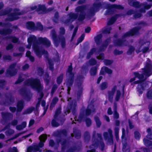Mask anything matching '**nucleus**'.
<instances>
[{"label": "nucleus", "instance_id": "51", "mask_svg": "<svg viewBox=\"0 0 152 152\" xmlns=\"http://www.w3.org/2000/svg\"><path fill=\"white\" fill-rule=\"evenodd\" d=\"M59 18V13L58 12H55L54 18L53 19V21L56 23H58Z\"/></svg>", "mask_w": 152, "mask_h": 152}, {"label": "nucleus", "instance_id": "35", "mask_svg": "<svg viewBox=\"0 0 152 152\" xmlns=\"http://www.w3.org/2000/svg\"><path fill=\"white\" fill-rule=\"evenodd\" d=\"M109 7L111 9H115L118 10H123L124 7L120 4H113L110 5Z\"/></svg>", "mask_w": 152, "mask_h": 152}, {"label": "nucleus", "instance_id": "7", "mask_svg": "<svg viewBox=\"0 0 152 152\" xmlns=\"http://www.w3.org/2000/svg\"><path fill=\"white\" fill-rule=\"evenodd\" d=\"M83 76L82 75H80L77 76L76 79L77 84L78 86V89L77 93V99H79L80 98L83 93V88L82 86V84L83 83Z\"/></svg>", "mask_w": 152, "mask_h": 152}, {"label": "nucleus", "instance_id": "58", "mask_svg": "<svg viewBox=\"0 0 152 152\" xmlns=\"http://www.w3.org/2000/svg\"><path fill=\"white\" fill-rule=\"evenodd\" d=\"M85 121L86 126L87 127L90 126L92 124V121L91 119L89 118H86L85 119Z\"/></svg>", "mask_w": 152, "mask_h": 152}, {"label": "nucleus", "instance_id": "9", "mask_svg": "<svg viewBox=\"0 0 152 152\" xmlns=\"http://www.w3.org/2000/svg\"><path fill=\"white\" fill-rule=\"evenodd\" d=\"M15 12L18 11L19 10V9H15L14 10ZM22 14L20 12H10L8 14V16L9 18H7L6 20L10 21H12L15 20H17L19 18L18 15H21Z\"/></svg>", "mask_w": 152, "mask_h": 152}, {"label": "nucleus", "instance_id": "3", "mask_svg": "<svg viewBox=\"0 0 152 152\" xmlns=\"http://www.w3.org/2000/svg\"><path fill=\"white\" fill-rule=\"evenodd\" d=\"M27 42L28 43L33 44V48L36 55L39 58H41L43 54L47 55L46 57L48 58V51L44 49L40 50L39 47L37 44V40L36 37L34 35L31 36L28 38Z\"/></svg>", "mask_w": 152, "mask_h": 152}, {"label": "nucleus", "instance_id": "19", "mask_svg": "<svg viewBox=\"0 0 152 152\" xmlns=\"http://www.w3.org/2000/svg\"><path fill=\"white\" fill-rule=\"evenodd\" d=\"M24 106V102L23 100L18 101L16 104L17 113L21 112L23 109Z\"/></svg>", "mask_w": 152, "mask_h": 152}, {"label": "nucleus", "instance_id": "61", "mask_svg": "<svg viewBox=\"0 0 152 152\" xmlns=\"http://www.w3.org/2000/svg\"><path fill=\"white\" fill-rule=\"evenodd\" d=\"M108 86L107 83L106 82H102L100 85V88L102 90L106 89Z\"/></svg>", "mask_w": 152, "mask_h": 152}, {"label": "nucleus", "instance_id": "42", "mask_svg": "<svg viewBox=\"0 0 152 152\" xmlns=\"http://www.w3.org/2000/svg\"><path fill=\"white\" fill-rule=\"evenodd\" d=\"M72 63H71L70 65L68 66L67 70V72L69 73L68 76H75L74 73L72 72Z\"/></svg>", "mask_w": 152, "mask_h": 152}, {"label": "nucleus", "instance_id": "15", "mask_svg": "<svg viewBox=\"0 0 152 152\" xmlns=\"http://www.w3.org/2000/svg\"><path fill=\"white\" fill-rule=\"evenodd\" d=\"M44 142L40 141L38 145H35L33 146H29L33 150V152H42V150L40 149V148H42L44 146Z\"/></svg>", "mask_w": 152, "mask_h": 152}, {"label": "nucleus", "instance_id": "14", "mask_svg": "<svg viewBox=\"0 0 152 152\" xmlns=\"http://www.w3.org/2000/svg\"><path fill=\"white\" fill-rule=\"evenodd\" d=\"M54 134L55 137L58 138H61L62 137H66L67 136L68 132L66 129L57 130Z\"/></svg>", "mask_w": 152, "mask_h": 152}, {"label": "nucleus", "instance_id": "18", "mask_svg": "<svg viewBox=\"0 0 152 152\" xmlns=\"http://www.w3.org/2000/svg\"><path fill=\"white\" fill-rule=\"evenodd\" d=\"M116 89L117 86L116 85H115L112 88L111 91H107L108 100L111 103H112L113 102V96Z\"/></svg>", "mask_w": 152, "mask_h": 152}, {"label": "nucleus", "instance_id": "16", "mask_svg": "<svg viewBox=\"0 0 152 152\" xmlns=\"http://www.w3.org/2000/svg\"><path fill=\"white\" fill-rule=\"evenodd\" d=\"M1 115L2 120L5 122L10 120L13 117L12 114L7 112H2Z\"/></svg>", "mask_w": 152, "mask_h": 152}, {"label": "nucleus", "instance_id": "8", "mask_svg": "<svg viewBox=\"0 0 152 152\" xmlns=\"http://www.w3.org/2000/svg\"><path fill=\"white\" fill-rule=\"evenodd\" d=\"M16 65V63H13L11 64L9 66L6 72V75L7 77H12L16 75L17 73V70L15 68Z\"/></svg>", "mask_w": 152, "mask_h": 152}, {"label": "nucleus", "instance_id": "45", "mask_svg": "<svg viewBox=\"0 0 152 152\" xmlns=\"http://www.w3.org/2000/svg\"><path fill=\"white\" fill-rule=\"evenodd\" d=\"M85 116L84 111L81 110L80 112L79 115L78 117V118L77 121L79 122H81Z\"/></svg>", "mask_w": 152, "mask_h": 152}, {"label": "nucleus", "instance_id": "20", "mask_svg": "<svg viewBox=\"0 0 152 152\" xmlns=\"http://www.w3.org/2000/svg\"><path fill=\"white\" fill-rule=\"evenodd\" d=\"M96 132L94 131L93 132L92 135V145L95 148H97L99 146V140L96 137Z\"/></svg>", "mask_w": 152, "mask_h": 152}, {"label": "nucleus", "instance_id": "41", "mask_svg": "<svg viewBox=\"0 0 152 152\" xmlns=\"http://www.w3.org/2000/svg\"><path fill=\"white\" fill-rule=\"evenodd\" d=\"M37 71L38 75L40 77L44 75V71L43 69L41 67L37 68Z\"/></svg>", "mask_w": 152, "mask_h": 152}, {"label": "nucleus", "instance_id": "43", "mask_svg": "<svg viewBox=\"0 0 152 152\" xmlns=\"http://www.w3.org/2000/svg\"><path fill=\"white\" fill-rule=\"evenodd\" d=\"M94 118L97 127L98 128L100 127L102 124V123L99 117L97 116H95L94 117Z\"/></svg>", "mask_w": 152, "mask_h": 152}, {"label": "nucleus", "instance_id": "11", "mask_svg": "<svg viewBox=\"0 0 152 152\" xmlns=\"http://www.w3.org/2000/svg\"><path fill=\"white\" fill-rule=\"evenodd\" d=\"M108 132H104L103 134V136L104 140H107V142L110 145H113L114 143L113 139V132L110 129H108Z\"/></svg>", "mask_w": 152, "mask_h": 152}, {"label": "nucleus", "instance_id": "36", "mask_svg": "<svg viewBox=\"0 0 152 152\" xmlns=\"http://www.w3.org/2000/svg\"><path fill=\"white\" fill-rule=\"evenodd\" d=\"M5 38V39H12V42L15 43L18 42L19 40L18 38L11 35L7 36Z\"/></svg>", "mask_w": 152, "mask_h": 152}, {"label": "nucleus", "instance_id": "1", "mask_svg": "<svg viewBox=\"0 0 152 152\" xmlns=\"http://www.w3.org/2000/svg\"><path fill=\"white\" fill-rule=\"evenodd\" d=\"M24 84L25 86H30L32 89L36 90L38 93H39L40 97L41 98H43L44 94L42 91L43 87L41 85L39 79L33 78H28L24 82Z\"/></svg>", "mask_w": 152, "mask_h": 152}, {"label": "nucleus", "instance_id": "48", "mask_svg": "<svg viewBox=\"0 0 152 152\" xmlns=\"http://www.w3.org/2000/svg\"><path fill=\"white\" fill-rule=\"evenodd\" d=\"M47 135L45 134H44L41 135L39 137V139L40 141L45 142L47 140Z\"/></svg>", "mask_w": 152, "mask_h": 152}, {"label": "nucleus", "instance_id": "29", "mask_svg": "<svg viewBox=\"0 0 152 152\" xmlns=\"http://www.w3.org/2000/svg\"><path fill=\"white\" fill-rule=\"evenodd\" d=\"M58 101V99L56 97H54L52 99L50 106V109L52 110Z\"/></svg>", "mask_w": 152, "mask_h": 152}, {"label": "nucleus", "instance_id": "17", "mask_svg": "<svg viewBox=\"0 0 152 152\" xmlns=\"http://www.w3.org/2000/svg\"><path fill=\"white\" fill-rule=\"evenodd\" d=\"M38 41L39 44L48 47H50L51 45L50 41L46 37H39Z\"/></svg>", "mask_w": 152, "mask_h": 152}, {"label": "nucleus", "instance_id": "62", "mask_svg": "<svg viewBox=\"0 0 152 152\" xmlns=\"http://www.w3.org/2000/svg\"><path fill=\"white\" fill-rule=\"evenodd\" d=\"M146 96L148 99H152V89L148 91L146 94Z\"/></svg>", "mask_w": 152, "mask_h": 152}, {"label": "nucleus", "instance_id": "44", "mask_svg": "<svg viewBox=\"0 0 152 152\" xmlns=\"http://www.w3.org/2000/svg\"><path fill=\"white\" fill-rule=\"evenodd\" d=\"M132 6L136 8H139L141 7L142 6V5L141 3L140 4L139 1H134L132 2Z\"/></svg>", "mask_w": 152, "mask_h": 152}, {"label": "nucleus", "instance_id": "23", "mask_svg": "<svg viewBox=\"0 0 152 152\" xmlns=\"http://www.w3.org/2000/svg\"><path fill=\"white\" fill-rule=\"evenodd\" d=\"M102 7V4L100 2H94L92 5V8L96 12L99 11Z\"/></svg>", "mask_w": 152, "mask_h": 152}, {"label": "nucleus", "instance_id": "28", "mask_svg": "<svg viewBox=\"0 0 152 152\" xmlns=\"http://www.w3.org/2000/svg\"><path fill=\"white\" fill-rule=\"evenodd\" d=\"M91 105H88L86 109L85 110H82L84 111V113L86 116H88L90 115L92 112H95V109L94 108L93 110H92L91 108Z\"/></svg>", "mask_w": 152, "mask_h": 152}, {"label": "nucleus", "instance_id": "38", "mask_svg": "<svg viewBox=\"0 0 152 152\" xmlns=\"http://www.w3.org/2000/svg\"><path fill=\"white\" fill-rule=\"evenodd\" d=\"M12 9L10 8L8 10H1L0 11V16L7 15L10 12L12 11Z\"/></svg>", "mask_w": 152, "mask_h": 152}, {"label": "nucleus", "instance_id": "27", "mask_svg": "<svg viewBox=\"0 0 152 152\" xmlns=\"http://www.w3.org/2000/svg\"><path fill=\"white\" fill-rule=\"evenodd\" d=\"M26 26L27 28L29 30L35 31V25L33 22H27L26 23Z\"/></svg>", "mask_w": 152, "mask_h": 152}, {"label": "nucleus", "instance_id": "39", "mask_svg": "<svg viewBox=\"0 0 152 152\" xmlns=\"http://www.w3.org/2000/svg\"><path fill=\"white\" fill-rule=\"evenodd\" d=\"M97 67L96 66L92 67L91 68L90 70V73L91 76L95 75L97 73Z\"/></svg>", "mask_w": 152, "mask_h": 152}, {"label": "nucleus", "instance_id": "57", "mask_svg": "<svg viewBox=\"0 0 152 152\" xmlns=\"http://www.w3.org/2000/svg\"><path fill=\"white\" fill-rule=\"evenodd\" d=\"M48 63L49 65V69L53 72L54 69V64L52 62L51 60H48Z\"/></svg>", "mask_w": 152, "mask_h": 152}, {"label": "nucleus", "instance_id": "54", "mask_svg": "<svg viewBox=\"0 0 152 152\" xmlns=\"http://www.w3.org/2000/svg\"><path fill=\"white\" fill-rule=\"evenodd\" d=\"M110 38H108L105 39L104 42L102 44L103 46H105V48H107L111 41Z\"/></svg>", "mask_w": 152, "mask_h": 152}, {"label": "nucleus", "instance_id": "13", "mask_svg": "<svg viewBox=\"0 0 152 152\" xmlns=\"http://www.w3.org/2000/svg\"><path fill=\"white\" fill-rule=\"evenodd\" d=\"M143 73L144 75L148 77L151 74V71L152 67L151 64L149 63H146L145 67L142 69Z\"/></svg>", "mask_w": 152, "mask_h": 152}, {"label": "nucleus", "instance_id": "24", "mask_svg": "<svg viewBox=\"0 0 152 152\" xmlns=\"http://www.w3.org/2000/svg\"><path fill=\"white\" fill-rule=\"evenodd\" d=\"M140 29V27H135L131 29L129 31L131 35L133 36L135 35H138L139 34V31Z\"/></svg>", "mask_w": 152, "mask_h": 152}, {"label": "nucleus", "instance_id": "55", "mask_svg": "<svg viewBox=\"0 0 152 152\" xmlns=\"http://www.w3.org/2000/svg\"><path fill=\"white\" fill-rule=\"evenodd\" d=\"M84 139L85 140L87 141H88L90 140V135L88 133L87 131L85 132L84 134Z\"/></svg>", "mask_w": 152, "mask_h": 152}, {"label": "nucleus", "instance_id": "21", "mask_svg": "<svg viewBox=\"0 0 152 152\" xmlns=\"http://www.w3.org/2000/svg\"><path fill=\"white\" fill-rule=\"evenodd\" d=\"M126 41V40L124 39H118L114 41V44L116 46L121 47L124 45V42Z\"/></svg>", "mask_w": 152, "mask_h": 152}, {"label": "nucleus", "instance_id": "30", "mask_svg": "<svg viewBox=\"0 0 152 152\" xmlns=\"http://www.w3.org/2000/svg\"><path fill=\"white\" fill-rule=\"evenodd\" d=\"M143 142L144 145L146 147H150V148L152 149V141L144 138L143 139Z\"/></svg>", "mask_w": 152, "mask_h": 152}, {"label": "nucleus", "instance_id": "34", "mask_svg": "<svg viewBox=\"0 0 152 152\" xmlns=\"http://www.w3.org/2000/svg\"><path fill=\"white\" fill-rule=\"evenodd\" d=\"M64 74L63 73H61L57 77L56 81L58 85H60L62 83L64 79Z\"/></svg>", "mask_w": 152, "mask_h": 152}, {"label": "nucleus", "instance_id": "37", "mask_svg": "<svg viewBox=\"0 0 152 152\" xmlns=\"http://www.w3.org/2000/svg\"><path fill=\"white\" fill-rule=\"evenodd\" d=\"M35 110V107H31L28 108L25 110L23 112V114H26L31 113L33 111Z\"/></svg>", "mask_w": 152, "mask_h": 152}, {"label": "nucleus", "instance_id": "26", "mask_svg": "<svg viewBox=\"0 0 152 152\" xmlns=\"http://www.w3.org/2000/svg\"><path fill=\"white\" fill-rule=\"evenodd\" d=\"M102 34H100L96 35V36L94 37V39L96 45H100L102 42Z\"/></svg>", "mask_w": 152, "mask_h": 152}, {"label": "nucleus", "instance_id": "46", "mask_svg": "<svg viewBox=\"0 0 152 152\" xmlns=\"http://www.w3.org/2000/svg\"><path fill=\"white\" fill-rule=\"evenodd\" d=\"M43 29V26L41 22H38L37 23V26H35V31L39 30L40 31H42Z\"/></svg>", "mask_w": 152, "mask_h": 152}, {"label": "nucleus", "instance_id": "4", "mask_svg": "<svg viewBox=\"0 0 152 152\" xmlns=\"http://www.w3.org/2000/svg\"><path fill=\"white\" fill-rule=\"evenodd\" d=\"M137 78L139 80L134 81L133 83L134 84H140L137 85V89L139 94H142L143 93V91L148 88V83L147 82L145 81L146 78L145 77L143 74L139 73Z\"/></svg>", "mask_w": 152, "mask_h": 152}, {"label": "nucleus", "instance_id": "50", "mask_svg": "<svg viewBox=\"0 0 152 152\" xmlns=\"http://www.w3.org/2000/svg\"><path fill=\"white\" fill-rule=\"evenodd\" d=\"M114 130L115 137L116 140L117 141H118L119 139V128L118 127H115L114 128Z\"/></svg>", "mask_w": 152, "mask_h": 152}, {"label": "nucleus", "instance_id": "33", "mask_svg": "<svg viewBox=\"0 0 152 152\" xmlns=\"http://www.w3.org/2000/svg\"><path fill=\"white\" fill-rule=\"evenodd\" d=\"M36 10L37 12L42 11L43 13H45L46 7L44 4H39L38 8Z\"/></svg>", "mask_w": 152, "mask_h": 152}, {"label": "nucleus", "instance_id": "56", "mask_svg": "<svg viewBox=\"0 0 152 152\" xmlns=\"http://www.w3.org/2000/svg\"><path fill=\"white\" fill-rule=\"evenodd\" d=\"M133 74L134 75V77L130 79L129 80V82L130 83H132L135 81L136 78H137V77H138V75H139V73L138 72H134Z\"/></svg>", "mask_w": 152, "mask_h": 152}, {"label": "nucleus", "instance_id": "47", "mask_svg": "<svg viewBox=\"0 0 152 152\" xmlns=\"http://www.w3.org/2000/svg\"><path fill=\"white\" fill-rule=\"evenodd\" d=\"M148 134L146 136V138L150 140H152V133L151 129L148 128L147 129Z\"/></svg>", "mask_w": 152, "mask_h": 152}, {"label": "nucleus", "instance_id": "40", "mask_svg": "<svg viewBox=\"0 0 152 152\" xmlns=\"http://www.w3.org/2000/svg\"><path fill=\"white\" fill-rule=\"evenodd\" d=\"M96 12L92 7L91 8L87 16V18L90 19L91 17L94 16L95 15V13Z\"/></svg>", "mask_w": 152, "mask_h": 152}, {"label": "nucleus", "instance_id": "6", "mask_svg": "<svg viewBox=\"0 0 152 152\" xmlns=\"http://www.w3.org/2000/svg\"><path fill=\"white\" fill-rule=\"evenodd\" d=\"M12 25L10 23H3L0 22V26L6 27L7 28L0 29V34L5 36L11 34L12 32V29L10 28Z\"/></svg>", "mask_w": 152, "mask_h": 152}, {"label": "nucleus", "instance_id": "2", "mask_svg": "<svg viewBox=\"0 0 152 152\" xmlns=\"http://www.w3.org/2000/svg\"><path fill=\"white\" fill-rule=\"evenodd\" d=\"M86 7L85 5H82L77 6L76 7L75 10L77 12H80L79 15L78 13H74L72 12L69 13L68 16V18L72 22L77 18L79 21H82L85 18L86 14L85 12L86 10Z\"/></svg>", "mask_w": 152, "mask_h": 152}, {"label": "nucleus", "instance_id": "32", "mask_svg": "<svg viewBox=\"0 0 152 152\" xmlns=\"http://www.w3.org/2000/svg\"><path fill=\"white\" fill-rule=\"evenodd\" d=\"M73 133L75 138L77 139H80L81 137V133L80 131L77 129H73Z\"/></svg>", "mask_w": 152, "mask_h": 152}, {"label": "nucleus", "instance_id": "5", "mask_svg": "<svg viewBox=\"0 0 152 152\" xmlns=\"http://www.w3.org/2000/svg\"><path fill=\"white\" fill-rule=\"evenodd\" d=\"M52 37L54 44L56 46L58 45L60 42H61V45L62 48H65L66 45V40L64 36L61 37L57 36L55 31L53 30L52 31Z\"/></svg>", "mask_w": 152, "mask_h": 152}, {"label": "nucleus", "instance_id": "60", "mask_svg": "<svg viewBox=\"0 0 152 152\" xmlns=\"http://www.w3.org/2000/svg\"><path fill=\"white\" fill-rule=\"evenodd\" d=\"M134 138L137 140H139L141 137L140 133L137 131H135L134 132Z\"/></svg>", "mask_w": 152, "mask_h": 152}, {"label": "nucleus", "instance_id": "12", "mask_svg": "<svg viewBox=\"0 0 152 152\" xmlns=\"http://www.w3.org/2000/svg\"><path fill=\"white\" fill-rule=\"evenodd\" d=\"M20 94L26 101H29L32 97V95L25 88H22L19 90Z\"/></svg>", "mask_w": 152, "mask_h": 152}, {"label": "nucleus", "instance_id": "59", "mask_svg": "<svg viewBox=\"0 0 152 152\" xmlns=\"http://www.w3.org/2000/svg\"><path fill=\"white\" fill-rule=\"evenodd\" d=\"M24 80V78L22 77V76L21 75H19L18 77L17 80L15 82V84H20L22 82H23Z\"/></svg>", "mask_w": 152, "mask_h": 152}, {"label": "nucleus", "instance_id": "31", "mask_svg": "<svg viewBox=\"0 0 152 152\" xmlns=\"http://www.w3.org/2000/svg\"><path fill=\"white\" fill-rule=\"evenodd\" d=\"M119 16V14H116L115 15V16L112 17L110 20L108 21L107 23V24L108 25H110L113 24L116 21V18H117Z\"/></svg>", "mask_w": 152, "mask_h": 152}, {"label": "nucleus", "instance_id": "63", "mask_svg": "<svg viewBox=\"0 0 152 152\" xmlns=\"http://www.w3.org/2000/svg\"><path fill=\"white\" fill-rule=\"evenodd\" d=\"M51 125L53 127H58L60 124L55 119H53L51 121Z\"/></svg>", "mask_w": 152, "mask_h": 152}, {"label": "nucleus", "instance_id": "53", "mask_svg": "<svg viewBox=\"0 0 152 152\" xmlns=\"http://www.w3.org/2000/svg\"><path fill=\"white\" fill-rule=\"evenodd\" d=\"M121 93L119 90H117L116 91V94L115 97V100L116 102L119 101L121 96Z\"/></svg>", "mask_w": 152, "mask_h": 152}, {"label": "nucleus", "instance_id": "10", "mask_svg": "<svg viewBox=\"0 0 152 152\" xmlns=\"http://www.w3.org/2000/svg\"><path fill=\"white\" fill-rule=\"evenodd\" d=\"M77 106V102L75 100H73L69 102L67 106L66 110L65 113L67 112L69 113L70 110H72V112L73 115H75L76 112V107Z\"/></svg>", "mask_w": 152, "mask_h": 152}, {"label": "nucleus", "instance_id": "22", "mask_svg": "<svg viewBox=\"0 0 152 152\" xmlns=\"http://www.w3.org/2000/svg\"><path fill=\"white\" fill-rule=\"evenodd\" d=\"M113 72L112 70L106 66H104L101 69L100 72V75H104L105 73L111 74Z\"/></svg>", "mask_w": 152, "mask_h": 152}, {"label": "nucleus", "instance_id": "64", "mask_svg": "<svg viewBox=\"0 0 152 152\" xmlns=\"http://www.w3.org/2000/svg\"><path fill=\"white\" fill-rule=\"evenodd\" d=\"M111 27L107 28L104 29L102 33L104 34H109L111 30Z\"/></svg>", "mask_w": 152, "mask_h": 152}, {"label": "nucleus", "instance_id": "52", "mask_svg": "<svg viewBox=\"0 0 152 152\" xmlns=\"http://www.w3.org/2000/svg\"><path fill=\"white\" fill-rule=\"evenodd\" d=\"M135 50V48L133 46L130 45L127 52V54L129 55H131L134 52Z\"/></svg>", "mask_w": 152, "mask_h": 152}, {"label": "nucleus", "instance_id": "25", "mask_svg": "<svg viewBox=\"0 0 152 152\" xmlns=\"http://www.w3.org/2000/svg\"><path fill=\"white\" fill-rule=\"evenodd\" d=\"M75 76H68L67 79L66 84V86L71 87L72 86L74 81Z\"/></svg>", "mask_w": 152, "mask_h": 152}, {"label": "nucleus", "instance_id": "49", "mask_svg": "<svg viewBox=\"0 0 152 152\" xmlns=\"http://www.w3.org/2000/svg\"><path fill=\"white\" fill-rule=\"evenodd\" d=\"M141 5L142 6H143V7L146 10H148L150 9L152 6V4H148L146 2L142 3Z\"/></svg>", "mask_w": 152, "mask_h": 152}]
</instances>
